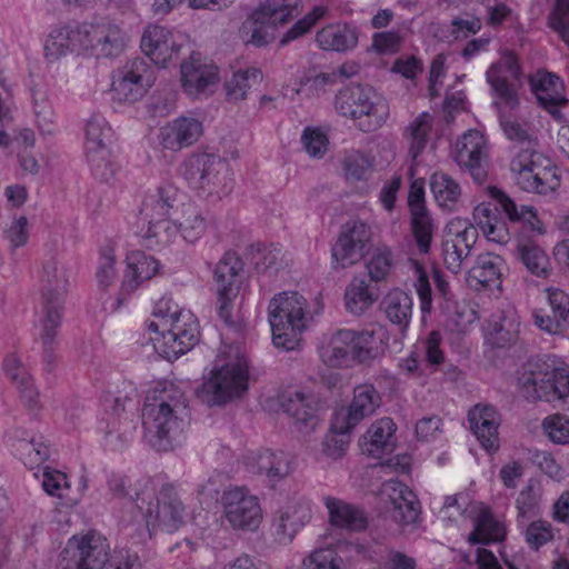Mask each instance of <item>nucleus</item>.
I'll return each instance as SVG.
<instances>
[{"label": "nucleus", "instance_id": "obj_1", "mask_svg": "<svg viewBox=\"0 0 569 569\" xmlns=\"http://www.w3.org/2000/svg\"><path fill=\"white\" fill-rule=\"evenodd\" d=\"M184 393L174 385L154 387L142 408L144 439L158 451H169L184 439Z\"/></svg>", "mask_w": 569, "mask_h": 569}, {"label": "nucleus", "instance_id": "obj_2", "mask_svg": "<svg viewBox=\"0 0 569 569\" xmlns=\"http://www.w3.org/2000/svg\"><path fill=\"white\" fill-rule=\"evenodd\" d=\"M148 329L154 349L168 360L177 359L199 341V323L194 315L180 308L170 298H161L154 306Z\"/></svg>", "mask_w": 569, "mask_h": 569}, {"label": "nucleus", "instance_id": "obj_3", "mask_svg": "<svg viewBox=\"0 0 569 569\" xmlns=\"http://www.w3.org/2000/svg\"><path fill=\"white\" fill-rule=\"evenodd\" d=\"M248 360L237 347L219 352L210 371L203 376L198 397L209 406H221L240 398L248 390Z\"/></svg>", "mask_w": 569, "mask_h": 569}, {"label": "nucleus", "instance_id": "obj_4", "mask_svg": "<svg viewBox=\"0 0 569 569\" xmlns=\"http://www.w3.org/2000/svg\"><path fill=\"white\" fill-rule=\"evenodd\" d=\"M57 569H142L136 552L120 550L109 556L107 540L93 532L72 536L59 556Z\"/></svg>", "mask_w": 569, "mask_h": 569}, {"label": "nucleus", "instance_id": "obj_5", "mask_svg": "<svg viewBox=\"0 0 569 569\" xmlns=\"http://www.w3.org/2000/svg\"><path fill=\"white\" fill-rule=\"evenodd\" d=\"M268 319L273 345L290 351L299 347L301 336L313 321V315L302 295L297 291H283L270 300Z\"/></svg>", "mask_w": 569, "mask_h": 569}, {"label": "nucleus", "instance_id": "obj_6", "mask_svg": "<svg viewBox=\"0 0 569 569\" xmlns=\"http://www.w3.org/2000/svg\"><path fill=\"white\" fill-rule=\"evenodd\" d=\"M179 174L192 190L213 200L227 196L233 187L229 163L212 153L190 154L181 162Z\"/></svg>", "mask_w": 569, "mask_h": 569}, {"label": "nucleus", "instance_id": "obj_7", "mask_svg": "<svg viewBox=\"0 0 569 569\" xmlns=\"http://www.w3.org/2000/svg\"><path fill=\"white\" fill-rule=\"evenodd\" d=\"M335 108L343 117L351 118L363 132H371L387 121L389 104L370 86L353 84L338 91Z\"/></svg>", "mask_w": 569, "mask_h": 569}, {"label": "nucleus", "instance_id": "obj_8", "mask_svg": "<svg viewBox=\"0 0 569 569\" xmlns=\"http://www.w3.org/2000/svg\"><path fill=\"white\" fill-rule=\"evenodd\" d=\"M301 9V0H259L243 21L240 37L246 43L267 46L276 38L277 29L298 17Z\"/></svg>", "mask_w": 569, "mask_h": 569}, {"label": "nucleus", "instance_id": "obj_9", "mask_svg": "<svg viewBox=\"0 0 569 569\" xmlns=\"http://www.w3.org/2000/svg\"><path fill=\"white\" fill-rule=\"evenodd\" d=\"M68 284L64 267L54 258L47 260L42 267L41 291L44 316L40 320V339L46 357L51 359V346L62 319L63 293Z\"/></svg>", "mask_w": 569, "mask_h": 569}, {"label": "nucleus", "instance_id": "obj_10", "mask_svg": "<svg viewBox=\"0 0 569 569\" xmlns=\"http://www.w3.org/2000/svg\"><path fill=\"white\" fill-rule=\"evenodd\" d=\"M520 382L525 396L532 400L551 402L569 396V370L550 357L531 361Z\"/></svg>", "mask_w": 569, "mask_h": 569}, {"label": "nucleus", "instance_id": "obj_11", "mask_svg": "<svg viewBox=\"0 0 569 569\" xmlns=\"http://www.w3.org/2000/svg\"><path fill=\"white\" fill-rule=\"evenodd\" d=\"M180 193L171 184L161 186L154 194L149 196L140 210L141 220L148 224L143 238L147 246H164L172 241L171 214L179 207Z\"/></svg>", "mask_w": 569, "mask_h": 569}, {"label": "nucleus", "instance_id": "obj_12", "mask_svg": "<svg viewBox=\"0 0 569 569\" xmlns=\"http://www.w3.org/2000/svg\"><path fill=\"white\" fill-rule=\"evenodd\" d=\"M510 170L516 183L528 192L546 194L559 186L550 159L531 148H520L515 152Z\"/></svg>", "mask_w": 569, "mask_h": 569}, {"label": "nucleus", "instance_id": "obj_13", "mask_svg": "<svg viewBox=\"0 0 569 569\" xmlns=\"http://www.w3.org/2000/svg\"><path fill=\"white\" fill-rule=\"evenodd\" d=\"M521 78L522 69L518 57L512 51H505L486 72V79L492 92L510 109L519 104L517 84H520Z\"/></svg>", "mask_w": 569, "mask_h": 569}, {"label": "nucleus", "instance_id": "obj_14", "mask_svg": "<svg viewBox=\"0 0 569 569\" xmlns=\"http://www.w3.org/2000/svg\"><path fill=\"white\" fill-rule=\"evenodd\" d=\"M241 270V260L231 252H227L214 269L217 311L219 318L228 325L231 323L233 302L239 293V272Z\"/></svg>", "mask_w": 569, "mask_h": 569}, {"label": "nucleus", "instance_id": "obj_15", "mask_svg": "<svg viewBox=\"0 0 569 569\" xmlns=\"http://www.w3.org/2000/svg\"><path fill=\"white\" fill-rule=\"evenodd\" d=\"M381 405V397L370 383L353 389L352 400L347 409L335 412L332 429L339 432L352 431L365 418L372 416Z\"/></svg>", "mask_w": 569, "mask_h": 569}, {"label": "nucleus", "instance_id": "obj_16", "mask_svg": "<svg viewBox=\"0 0 569 569\" xmlns=\"http://www.w3.org/2000/svg\"><path fill=\"white\" fill-rule=\"evenodd\" d=\"M371 240V230L360 220L348 221L332 248L336 267L347 268L360 261Z\"/></svg>", "mask_w": 569, "mask_h": 569}, {"label": "nucleus", "instance_id": "obj_17", "mask_svg": "<svg viewBox=\"0 0 569 569\" xmlns=\"http://www.w3.org/2000/svg\"><path fill=\"white\" fill-rule=\"evenodd\" d=\"M152 83L150 66L142 59L131 60L112 83L113 98L120 102H134L147 93Z\"/></svg>", "mask_w": 569, "mask_h": 569}, {"label": "nucleus", "instance_id": "obj_18", "mask_svg": "<svg viewBox=\"0 0 569 569\" xmlns=\"http://www.w3.org/2000/svg\"><path fill=\"white\" fill-rule=\"evenodd\" d=\"M489 148L487 139L478 130L465 132L456 143V161L481 183L487 177Z\"/></svg>", "mask_w": 569, "mask_h": 569}, {"label": "nucleus", "instance_id": "obj_19", "mask_svg": "<svg viewBox=\"0 0 569 569\" xmlns=\"http://www.w3.org/2000/svg\"><path fill=\"white\" fill-rule=\"evenodd\" d=\"M186 37L163 26H148L141 38V49L156 64L166 67L179 52Z\"/></svg>", "mask_w": 569, "mask_h": 569}, {"label": "nucleus", "instance_id": "obj_20", "mask_svg": "<svg viewBox=\"0 0 569 569\" xmlns=\"http://www.w3.org/2000/svg\"><path fill=\"white\" fill-rule=\"evenodd\" d=\"M143 510L149 538L157 531L174 532L183 523L184 506L181 500H143Z\"/></svg>", "mask_w": 569, "mask_h": 569}, {"label": "nucleus", "instance_id": "obj_21", "mask_svg": "<svg viewBox=\"0 0 569 569\" xmlns=\"http://www.w3.org/2000/svg\"><path fill=\"white\" fill-rule=\"evenodd\" d=\"M530 90L538 103L555 118L568 102L565 84L559 76L545 69H538L529 76Z\"/></svg>", "mask_w": 569, "mask_h": 569}, {"label": "nucleus", "instance_id": "obj_22", "mask_svg": "<svg viewBox=\"0 0 569 569\" xmlns=\"http://www.w3.org/2000/svg\"><path fill=\"white\" fill-rule=\"evenodd\" d=\"M310 509L298 500H287L274 512L271 531L280 545L290 543L298 530L309 522Z\"/></svg>", "mask_w": 569, "mask_h": 569}, {"label": "nucleus", "instance_id": "obj_23", "mask_svg": "<svg viewBox=\"0 0 569 569\" xmlns=\"http://www.w3.org/2000/svg\"><path fill=\"white\" fill-rule=\"evenodd\" d=\"M351 336L353 362L368 365L385 355L388 346V331L385 326L375 323L362 330L351 329Z\"/></svg>", "mask_w": 569, "mask_h": 569}, {"label": "nucleus", "instance_id": "obj_24", "mask_svg": "<svg viewBox=\"0 0 569 569\" xmlns=\"http://www.w3.org/2000/svg\"><path fill=\"white\" fill-rule=\"evenodd\" d=\"M202 133L200 120L181 116L160 128L159 142L163 149L177 152L194 144Z\"/></svg>", "mask_w": 569, "mask_h": 569}, {"label": "nucleus", "instance_id": "obj_25", "mask_svg": "<svg viewBox=\"0 0 569 569\" xmlns=\"http://www.w3.org/2000/svg\"><path fill=\"white\" fill-rule=\"evenodd\" d=\"M159 271V262L142 251H132L127 256V269L121 283L120 297L112 305V310L123 305V296L132 293L143 281L154 277Z\"/></svg>", "mask_w": 569, "mask_h": 569}, {"label": "nucleus", "instance_id": "obj_26", "mask_svg": "<svg viewBox=\"0 0 569 569\" xmlns=\"http://www.w3.org/2000/svg\"><path fill=\"white\" fill-rule=\"evenodd\" d=\"M468 421L481 447L488 452H496L499 449L500 425L497 409L491 405H476L468 412Z\"/></svg>", "mask_w": 569, "mask_h": 569}, {"label": "nucleus", "instance_id": "obj_27", "mask_svg": "<svg viewBox=\"0 0 569 569\" xmlns=\"http://www.w3.org/2000/svg\"><path fill=\"white\" fill-rule=\"evenodd\" d=\"M471 509L466 508L468 518L473 520L475 528L468 536L471 545H490L500 542L506 537V528L492 513L491 509L483 502L470 505Z\"/></svg>", "mask_w": 569, "mask_h": 569}, {"label": "nucleus", "instance_id": "obj_28", "mask_svg": "<svg viewBox=\"0 0 569 569\" xmlns=\"http://www.w3.org/2000/svg\"><path fill=\"white\" fill-rule=\"evenodd\" d=\"M208 229V221L202 210L192 201H181L171 214V232H177L190 243L198 241L204 236Z\"/></svg>", "mask_w": 569, "mask_h": 569}, {"label": "nucleus", "instance_id": "obj_29", "mask_svg": "<svg viewBox=\"0 0 569 569\" xmlns=\"http://www.w3.org/2000/svg\"><path fill=\"white\" fill-rule=\"evenodd\" d=\"M351 329L323 333L318 343L320 360L328 367L340 368L353 362Z\"/></svg>", "mask_w": 569, "mask_h": 569}, {"label": "nucleus", "instance_id": "obj_30", "mask_svg": "<svg viewBox=\"0 0 569 569\" xmlns=\"http://www.w3.org/2000/svg\"><path fill=\"white\" fill-rule=\"evenodd\" d=\"M397 426L391 418L376 420L362 437L360 447L363 453L372 458H382L391 453L397 443Z\"/></svg>", "mask_w": 569, "mask_h": 569}, {"label": "nucleus", "instance_id": "obj_31", "mask_svg": "<svg viewBox=\"0 0 569 569\" xmlns=\"http://www.w3.org/2000/svg\"><path fill=\"white\" fill-rule=\"evenodd\" d=\"M284 411L295 419L301 432L315 430L320 423L318 401L310 392L295 391L282 403Z\"/></svg>", "mask_w": 569, "mask_h": 569}, {"label": "nucleus", "instance_id": "obj_32", "mask_svg": "<svg viewBox=\"0 0 569 569\" xmlns=\"http://www.w3.org/2000/svg\"><path fill=\"white\" fill-rule=\"evenodd\" d=\"M477 238V228L473 226H467L446 238L442 243V256L448 270L452 273H458L461 270L462 262L470 254Z\"/></svg>", "mask_w": 569, "mask_h": 569}, {"label": "nucleus", "instance_id": "obj_33", "mask_svg": "<svg viewBox=\"0 0 569 569\" xmlns=\"http://www.w3.org/2000/svg\"><path fill=\"white\" fill-rule=\"evenodd\" d=\"M182 88L189 96L204 93L218 82V69L193 58L181 64Z\"/></svg>", "mask_w": 569, "mask_h": 569}, {"label": "nucleus", "instance_id": "obj_34", "mask_svg": "<svg viewBox=\"0 0 569 569\" xmlns=\"http://www.w3.org/2000/svg\"><path fill=\"white\" fill-rule=\"evenodd\" d=\"M223 511L234 530L256 531L262 521V508L258 500H228Z\"/></svg>", "mask_w": 569, "mask_h": 569}, {"label": "nucleus", "instance_id": "obj_35", "mask_svg": "<svg viewBox=\"0 0 569 569\" xmlns=\"http://www.w3.org/2000/svg\"><path fill=\"white\" fill-rule=\"evenodd\" d=\"M316 43L326 51L345 52L358 44V30L348 23H330L316 33Z\"/></svg>", "mask_w": 569, "mask_h": 569}, {"label": "nucleus", "instance_id": "obj_36", "mask_svg": "<svg viewBox=\"0 0 569 569\" xmlns=\"http://www.w3.org/2000/svg\"><path fill=\"white\" fill-rule=\"evenodd\" d=\"M329 521L333 527L349 531H363L368 527V518L358 506L346 500H327Z\"/></svg>", "mask_w": 569, "mask_h": 569}, {"label": "nucleus", "instance_id": "obj_37", "mask_svg": "<svg viewBox=\"0 0 569 569\" xmlns=\"http://www.w3.org/2000/svg\"><path fill=\"white\" fill-rule=\"evenodd\" d=\"M473 220L489 241L499 244L509 241L510 233L506 221L498 214V207L479 203L473 210Z\"/></svg>", "mask_w": 569, "mask_h": 569}, {"label": "nucleus", "instance_id": "obj_38", "mask_svg": "<svg viewBox=\"0 0 569 569\" xmlns=\"http://www.w3.org/2000/svg\"><path fill=\"white\" fill-rule=\"evenodd\" d=\"M381 306L386 318L397 326L401 332H405L413 313L412 297L408 292L395 288L383 297Z\"/></svg>", "mask_w": 569, "mask_h": 569}, {"label": "nucleus", "instance_id": "obj_39", "mask_svg": "<svg viewBox=\"0 0 569 569\" xmlns=\"http://www.w3.org/2000/svg\"><path fill=\"white\" fill-rule=\"evenodd\" d=\"M249 470L257 473H264L269 481L276 482L290 472V465L284 452H272L264 450L248 457Z\"/></svg>", "mask_w": 569, "mask_h": 569}, {"label": "nucleus", "instance_id": "obj_40", "mask_svg": "<svg viewBox=\"0 0 569 569\" xmlns=\"http://www.w3.org/2000/svg\"><path fill=\"white\" fill-rule=\"evenodd\" d=\"M3 369L6 375L17 386L21 398L30 409L38 408L39 392L33 386L30 375L21 365L20 359L16 355H9L3 361Z\"/></svg>", "mask_w": 569, "mask_h": 569}, {"label": "nucleus", "instance_id": "obj_41", "mask_svg": "<svg viewBox=\"0 0 569 569\" xmlns=\"http://www.w3.org/2000/svg\"><path fill=\"white\" fill-rule=\"evenodd\" d=\"M502 259L500 256L486 252L479 254L473 267L469 270L470 281L481 288H492L500 284Z\"/></svg>", "mask_w": 569, "mask_h": 569}, {"label": "nucleus", "instance_id": "obj_42", "mask_svg": "<svg viewBox=\"0 0 569 569\" xmlns=\"http://www.w3.org/2000/svg\"><path fill=\"white\" fill-rule=\"evenodd\" d=\"M517 253L530 273L540 278L549 276L551 270L549 257L533 240L519 239Z\"/></svg>", "mask_w": 569, "mask_h": 569}, {"label": "nucleus", "instance_id": "obj_43", "mask_svg": "<svg viewBox=\"0 0 569 569\" xmlns=\"http://www.w3.org/2000/svg\"><path fill=\"white\" fill-rule=\"evenodd\" d=\"M430 188L439 207L452 211L461 198L460 184L448 173L437 171L430 177Z\"/></svg>", "mask_w": 569, "mask_h": 569}, {"label": "nucleus", "instance_id": "obj_44", "mask_svg": "<svg viewBox=\"0 0 569 569\" xmlns=\"http://www.w3.org/2000/svg\"><path fill=\"white\" fill-rule=\"evenodd\" d=\"M376 295L362 278H353L345 291V306L348 312L360 316L376 301Z\"/></svg>", "mask_w": 569, "mask_h": 569}, {"label": "nucleus", "instance_id": "obj_45", "mask_svg": "<svg viewBox=\"0 0 569 569\" xmlns=\"http://www.w3.org/2000/svg\"><path fill=\"white\" fill-rule=\"evenodd\" d=\"M499 122L505 136L509 140L518 144H526V148H535L537 142L536 132L527 121L519 120L499 109Z\"/></svg>", "mask_w": 569, "mask_h": 569}, {"label": "nucleus", "instance_id": "obj_46", "mask_svg": "<svg viewBox=\"0 0 569 569\" xmlns=\"http://www.w3.org/2000/svg\"><path fill=\"white\" fill-rule=\"evenodd\" d=\"M410 229L419 253L428 254L437 232V224L430 211L410 214Z\"/></svg>", "mask_w": 569, "mask_h": 569}, {"label": "nucleus", "instance_id": "obj_47", "mask_svg": "<svg viewBox=\"0 0 569 569\" xmlns=\"http://www.w3.org/2000/svg\"><path fill=\"white\" fill-rule=\"evenodd\" d=\"M112 129L101 113H92L84 127V150L110 147Z\"/></svg>", "mask_w": 569, "mask_h": 569}, {"label": "nucleus", "instance_id": "obj_48", "mask_svg": "<svg viewBox=\"0 0 569 569\" xmlns=\"http://www.w3.org/2000/svg\"><path fill=\"white\" fill-rule=\"evenodd\" d=\"M44 57L52 62L69 52L78 51L71 27L52 30L44 41Z\"/></svg>", "mask_w": 569, "mask_h": 569}, {"label": "nucleus", "instance_id": "obj_49", "mask_svg": "<svg viewBox=\"0 0 569 569\" xmlns=\"http://www.w3.org/2000/svg\"><path fill=\"white\" fill-rule=\"evenodd\" d=\"M340 163L346 180L356 182L366 179L373 167V159L361 150L350 149L345 151Z\"/></svg>", "mask_w": 569, "mask_h": 569}, {"label": "nucleus", "instance_id": "obj_50", "mask_svg": "<svg viewBox=\"0 0 569 569\" xmlns=\"http://www.w3.org/2000/svg\"><path fill=\"white\" fill-rule=\"evenodd\" d=\"M431 127V116L427 112H422L406 128L405 136L409 141V153L412 159H417L426 148Z\"/></svg>", "mask_w": 569, "mask_h": 569}, {"label": "nucleus", "instance_id": "obj_51", "mask_svg": "<svg viewBox=\"0 0 569 569\" xmlns=\"http://www.w3.org/2000/svg\"><path fill=\"white\" fill-rule=\"evenodd\" d=\"M487 191L488 194L493 200H496L497 204L507 214L509 220L523 221L529 223L533 229H537V227L535 226V220H537V216L536 211L531 207L521 206L520 208H518L515 201L497 187H489Z\"/></svg>", "mask_w": 569, "mask_h": 569}, {"label": "nucleus", "instance_id": "obj_52", "mask_svg": "<svg viewBox=\"0 0 569 569\" xmlns=\"http://www.w3.org/2000/svg\"><path fill=\"white\" fill-rule=\"evenodd\" d=\"M14 453L28 468L40 467L50 455L49 447L41 439H20L13 445Z\"/></svg>", "mask_w": 569, "mask_h": 569}, {"label": "nucleus", "instance_id": "obj_53", "mask_svg": "<svg viewBox=\"0 0 569 569\" xmlns=\"http://www.w3.org/2000/svg\"><path fill=\"white\" fill-rule=\"evenodd\" d=\"M395 266V252L388 246L377 247L367 262L369 277L375 282L387 280Z\"/></svg>", "mask_w": 569, "mask_h": 569}, {"label": "nucleus", "instance_id": "obj_54", "mask_svg": "<svg viewBox=\"0 0 569 569\" xmlns=\"http://www.w3.org/2000/svg\"><path fill=\"white\" fill-rule=\"evenodd\" d=\"M88 164L92 174L104 182H109L118 171L110 147L86 151Z\"/></svg>", "mask_w": 569, "mask_h": 569}, {"label": "nucleus", "instance_id": "obj_55", "mask_svg": "<svg viewBox=\"0 0 569 569\" xmlns=\"http://www.w3.org/2000/svg\"><path fill=\"white\" fill-rule=\"evenodd\" d=\"M262 79V73L257 68L239 70L226 82L227 94L232 100L244 99L247 92L258 84Z\"/></svg>", "mask_w": 569, "mask_h": 569}, {"label": "nucleus", "instance_id": "obj_56", "mask_svg": "<svg viewBox=\"0 0 569 569\" xmlns=\"http://www.w3.org/2000/svg\"><path fill=\"white\" fill-rule=\"evenodd\" d=\"M406 268L415 278L413 286L420 300V309L423 313L430 312L432 307L431 286L425 266L415 258H408Z\"/></svg>", "mask_w": 569, "mask_h": 569}, {"label": "nucleus", "instance_id": "obj_57", "mask_svg": "<svg viewBox=\"0 0 569 569\" xmlns=\"http://www.w3.org/2000/svg\"><path fill=\"white\" fill-rule=\"evenodd\" d=\"M127 33L116 23L101 21L100 51L106 57L118 56L124 48Z\"/></svg>", "mask_w": 569, "mask_h": 569}, {"label": "nucleus", "instance_id": "obj_58", "mask_svg": "<svg viewBox=\"0 0 569 569\" xmlns=\"http://www.w3.org/2000/svg\"><path fill=\"white\" fill-rule=\"evenodd\" d=\"M199 495L208 498L222 495V498H257L254 495H249L246 487L233 486L228 483V479L222 475L211 477L199 491Z\"/></svg>", "mask_w": 569, "mask_h": 569}, {"label": "nucleus", "instance_id": "obj_59", "mask_svg": "<svg viewBox=\"0 0 569 569\" xmlns=\"http://www.w3.org/2000/svg\"><path fill=\"white\" fill-rule=\"evenodd\" d=\"M118 278L116 253L111 246H104L99 251L96 269V280L100 290H107Z\"/></svg>", "mask_w": 569, "mask_h": 569}, {"label": "nucleus", "instance_id": "obj_60", "mask_svg": "<svg viewBox=\"0 0 569 569\" xmlns=\"http://www.w3.org/2000/svg\"><path fill=\"white\" fill-rule=\"evenodd\" d=\"M329 9L327 6L313 7L305 17L299 19L281 38L280 43L282 46L289 43L292 40L306 34L310 29L328 13Z\"/></svg>", "mask_w": 569, "mask_h": 569}, {"label": "nucleus", "instance_id": "obj_61", "mask_svg": "<svg viewBox=\"0 0 569 569\" xmlns=\"http://www.w3.org/2000/svg\"><path fill=\"white\" fill-rule=\"evenodd\" d=\"M41 486L46 493L52 497L62 498L69 493L70 482L68 476L57 469L44 467L40 478Z\"/></svg>", "mask_w": 569, "mask_h": 569}, {"label": "nucleus", "instance_id": "obj_62", "mask_svg": "<svg viewBox=\"0 0 569 569\" xmlns=\"http://www.w3.org/2000/svg\"><path fill=\"white\" fill-rule=\"evenodd\" d=\"M541 426L549 440L553 443H569V417L561 413H553L546 417Z\"/></svg>", "mask_w": 569, "mask_h": 569}, {"label": "nucleus", "instance_id": "obj_63", "mask_svg": "<svg viewBox=\"0 0 569 569\" xmlns=\"http://www.w3.org/2000/svg\"><path fill=\"white\" fill-rule=\"evenodd\" d=\"M548 26L569 47V0H557L548 17Z\"/></svg>", "mask_w": 569, "mask_h": 569}, {"label": "nucleus", "instance_id": "obj_64", "mask_svg": "<svg viewBox=\"0 0 569 569\" xmlns=\"http://www.w3.org/2000/svg\"><path fill=\"white\" fill-rule=\"evenodd\" d=\"M71 29L78 51L99 48L101 21L97 23H82L71 27Z\"/></svg>", "mask_w": 569, "mask_h": 569}]
</instances>
